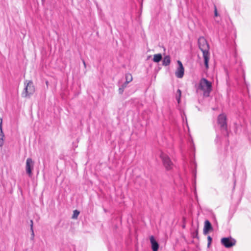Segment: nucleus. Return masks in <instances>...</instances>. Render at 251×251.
I'll return each mask as SVG.
<instances>
[{"instance_id":"8","label":"nucleus","mask_w":251,"mask_h":251,"mask_svg":"<svg viewBox=\"0 0 251 251\" xmlns=\"http://www.w3.org/2000/svg\"><path fill=\"white\" fill-rule=\"evenodd\" d=\"M33 161L30 158H28L26 160L25 169L26 172L29 176L32 175V170L33 168Z\"/></svg>"},{"instance_id":"25","label":"nucleus","mask_w":251,"mask_h":251,"mask_svg":"<svg viewBox=\"0 0 251 251\" xmlns=\"http://www.w3.org/2000/svg\"><path fill=\"white\" fill-rule=\"evenodd\" d=\"M196 235H198V231H197L196 232Z\"/></svg>"},{"instance_id":"12","label":"nucleus","mask_w":251,"mask_h":251,"mask_svg":"<svg viewBox=\"0 0 251 251\" xmlns=\"http://www.w3.org/2000/svg\"><path fill=\"white\" fill-rule=\"evenodd\" d=\"M162 58V55L160 53L155 54L153 55V61L154 62L158 63L161 61Z\"/></svg>"},{"instance_id":"20","label":"nucleus","mask_w":251,"mask_h":251,"mask_svg":"<svg viewBox=\"0 0 251 251\" xmlns=\"http://www.w3.org/2000/svg\"><path fill=\"white\" fill-rule=\"evenodd\" d=\"M220 140V138L219 137V136L217 135L216 138L215 140V142H216V143H218Z\"/></svg>"},{"instance_id":"1","label":"nucleus","mask_w":251,"mask_h":251,"mask_svg":"<svg viewBox=\"0 0 251 251\" xmlns=\"http://www.w3.org/2000/svg\"><path fill=\"white\" fill-rule=\"evenodd\" d=\"M200 49L203 53L204 65L206 69L208 68V61L209 59V45L207 41L203 37H200L198 40Z\"/></svg>"},{"instance_id":"2","label":"nucleus","mask_w":251,"mask_h":251,"mask_svg":"<svg viewBox=\"0 0 251 251\" xmlns=\"http://www.w3.org/2000/svg\"><path fill=\"white\" fill-rule=\"evenodd\" d=\"M198 92H202L204 97H208L212 91V84L204 78H201L199 83L197 90Z\"/></svg>"},{"instance_id":"15","label":"nucleus","mask_w":251,"mask_h":251,"mask_svg":"<svg viewBox=\"0 0 251 251\" xmlns=\"http://www.w3.org/2000/svg\"><path fill=\"white\" fill-rule=\"evenodd\" d=\"M181 95V91L179 89H178L176 94V100L177 101V102L179 103L180 101V98Z\"/></svg>"},{"instance_id":"22","label":"nucleus","mask_w":251,"mask_h":251,"mask_svg":"<svg viewBox=\"0 0 251 251\" xmlns=\"http://www.w3.org/2000/svg\"><path fill=\"white\" fill-rule=\"evenodd\" d=\"M127 84L128 83H126V82H125L121 86V87H124V89H125V88L126 87Z\"/></svg>"},{"instance_id":"16","label":"nucleus","mask_w":251,"mask_h":251,"mask_svg":"<svg viewBox=\"0 0 251 251\" xmlns=\"http://www.w3.org/2000/svg\"><path fill=\"white\" fill-rule=\"evenodd\" d=\"M79 214V212L77 210H75L74 211L73 215L72 216L73 219H76Z\"/></svg>"},{"instance_id":"26","label":"nucleus","mask_w":251,"mask_h":251,"mask_svg":"<svg viewBox=\"0 0 251 251\" xmlns=\"http://www.w3.org/2000/svg\"><path fill=\"white\" fill-rule=\"evenodd\" d=\"M44 0H42V1H44Z\"/></svg>"},{"instance_id":"24","label":"nucleus","mask_w":251,"mask_h":251,"mask_svg":"<svg viewBox=\"0 0 251 251\" xmlns=\"http://www.w3.org/2000/svg\"><path fill=\"white\" fill-rule=\"evenodd\" d=\"M83 65H84V67H86V63L84 61V60H83Z\"/></svg>"},{"instance_id":"7","label":"nucleus","mask_w":251,"mask_h":251,"mask_svg":"<svg viewBox=\"0 0 251 251\" xmlns=\"http://www.w3.org/2000/svg\"><path fill=\"white\" fill-rule=\"evenodd\" d=\"M178 64V67L176 71L175 75L177 78H181L184 75V69L181 62L179 60L177 61Z\"/></svg>"},{"instance_id":"3","label":"nucleus","mask_w":251,"mask_h":251,"mask_svg":"<svg viewBox=\"0 0 251 251\" xmlns=\"http://www.w3.org/2000/svg\"><path fill=\"white\" fill-rule=\"evenodd\" d=\"M25 87L22 94V97H27L32 95L35 92V88L32 81L26 80L25 82Z\"/></svg>"},{"instance_id":"9","label":"nucleus","mask_w":251,"mask_h":251,"mask_svg":"<svg viewBox=\"0 0 251 251\" xmlns=\"http://www.w3.org/2000/svg\"><path fill=\"white\" fill-rule=\"evenodd\" d=\"M150 242L151 244V248L153 251H157L159 248V245L157 241L155 240L153 236H151L150 238Z\"/></svg>"},{"instance_id":"10","label":"nucleus","mask_w":251,"mask_h":251,"mask_svg":"<svg viewBox=\"0 0 251 251\" xmlns=\"http://www.w3.org/2000/svg\"><path fill=\"white\" fill-rule=\"evenodd\" d=\"M212 229V227L211 223L208 220H206L204 222V226L203 228V233L207 234L209 231Z\"/></svg>"},{"instance_id":"21","label":"nucleus","mask_w":251,"mask_h":251,"mask_svg":"<svg viewBox=\"0 0 251 251\" xmlns=\"http://www.w3.org/2000/svg\"><path fill=\"white\" fill-rule=\"evenodd\" d=\"M2 119L0 117V129L2 128Z\"/></svg>"},{"instance_id":"5","label":"nucleus","mask_w":251,"mask_h":251,"mask_svg":"<svg viewBox=\"0 0 251 251\" xmlns=\"http://www.w3.org/2000/svg\"><path fill=\"white\" fill-rule=\"evenodd\" d=\"M236 243V240L231 237H225L221 239V243L226 248H230L234 245Z\"/></svg>"},{"instance_id":"6","label":"nucleus","mask_w":251,"mask_h":251,"mask_svg":"<svg viewBox=\"0 0 251 251\" xmlns=\"http://www.w3.org/2000/svg\"><path fill=\"white\" fill-rule=\"evenodd\" d=\"M218 125L220 126L222 130H226V118L225 114H221L218 116Z\"/></svg>"},{"instance_id":"4","label":"nucleus","mask_w":251,"mask_h":251,"mask_svg":"<svg viewBox=\"0 0 251 251\" xmlns=\"http://www.w3.org/2000/svg\"><path fill=\"white\" fill-rule=\"evenodd\" d=\"M160 156L166 169L167 170H171L173 167L174 164L169 156L162 152L160 154Z\"/></svg>"},{"instance_id":"19","label":"nucleus","mask_w":251,"mask_h":251,"mask_svg":"<svg viewBox=\"0 0 251 251\" xmlns=\"http://www.w3.org/2000/svg\"><path fill=\"white\" fill-rule=\"evenodd\" d=\"M124 91V87H120L119 89V93L121 94H123Z\"/></svg>"},{"instance_id":"14","label":"nucleus","mask_w":251,"mask_h":251,"mask_svg":"<svg viewBox=\"0 0 251 251\" xmlns=\"http://www.w3.org/2000/svg\"><path fill=\"white\" fill-rule=\"evenodd\" d=\"M125 77L126 83H129L132 80V76L130 74H126Z\"/></svg>"},{"instance_id":"13","label":"nucleus","mask_w":251,"mask_h":251,"mask_svg":"<svg viewBox=\"0 0 251 251\" xmlns=\"http://www.w3.org/2000/svg\"><path fill=\"white\" fill-rule=\"evenodd\" d=\"M4 134L2 129H0V147H2L4 142Z\"/></svg>"},{"instance_id":"18","label":"nucleus","mask_w":251,"mask_h":251,"mask_svg":"<svg viewBox=\"0 0 251 251\" xmlns=\"http://www.w3.org/2000/svg\"><path fill=\"white\" fill-rule=\"evenodd\" d=\"M207 239H208V246L209 247L210 246V245L211 244V243L212 241V238L210 236H208Z\"/></svg>"},{"instance_id":"23","label":"nucleus","mask_w":251,"mask_h":251,"mask_svg":"<svg viewBox=\"0 0 251 251\" xmlns=\"http://www.w3.org/2000/svg\"><path fill=\"white\" fill-rule=\"evenodd\" d=\"M214 15H215V16H218V12H217V9H216V7L215 8Z\"/></svg>"},{"instance_id":"11","label":"nucleus","mask_w":251,"mask_h":251,"mask_svg":"<svg viewBox=\"0 0 251 251\" xmlns=\"http://www.w3.org/2000/svg\"><path fill=\"white\" fill-rule=\"evenodd\" d=\"M170 57L169 55L165 56L163 60V65L164 66H168L170 63Z\"/></svg>"},{"instance_id":"17","label":"nucleus","mask_w":251,"mask_h":251,"mask_svg":"<svg viewBox=\"0 0 251 251\" xmlns=\"http://www.w3.org/2000/svg\"><path fill=\"white\" fill-rule=\"evenodd\" d=\"M30 230L32 232V235L33 236V237L34 236V231H33V221L32 220H30Z\"/></svg>"}]
</instances>
